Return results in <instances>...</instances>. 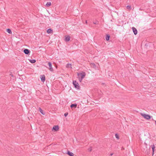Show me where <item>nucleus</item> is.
Here are the masks:
<instances>
[{
  "label": "nucleus",
  "instance_id": "1",
  "mask_svg": "<svg viewBox=\"0 0 156 156\" xmlns=\"http://www.w3.org/2000/svg\"><path fill=\"white\" fill-rule=\"evenodd\" d=\"M78 77L79 79V81L81 82L83 79L85 77L86 73L85 72L82 73H77V74Z\"/></svg>",
  "mask_w": 156,
  "mask_h": 156
},
{
  "label": "nucleus",
  "instance_id": "2",
  "mask_svg": "<svg viewBox=\"0 0 156 156\" xmlns=\"http://www.w3.org/2000/svg\"><path fill=\"white\" fill-rule=\"evenodd\" d=\"M141 115L144 117L145 119L147 120H149L151 119V116L145 114H143L142 113H141Z\"/></svg>",
  "mask_w": 156,
  "mask_h": 156
},
{
  "label": "nucleus",
  "instance_id": "3",
  "mask_svg": "<svg viewBox=\"0 0 156 156\" xmlns=\"http://www.w3.org/2000/svg\"><path fill=\"white\" fill-rule=\"evenodd\" d=\"M73 85L74 86V87L76 89H79V88L80 87V86L79 85L78 83L76 81H73Z\"/></svg>",
  "mask_w": 156,
  "mask_h": 156
},
{
  "label": "nucleus",
  "instance_id": "4",
  "mask_svg": "<svg viewBox=\"0 0 156 156\" xmlns=\"http://www.w3.org/2000/svg\"><path fill=\"white\" fill-rule=\"evenodd\" d=\"M48 65L49 66V68H48L49 70L51 72H52L53 71V68L52 67V63L50 62H48Z\"/></svg>",
  "mask_w": 156,
  "mask_h": 156
},
{
  "label": "nucleus",
  "instance_id": "5",
  "mask_svg": "<svg viewBox=\"0 0 156 156\" xmlns=\"http://www.w3.org/2000/svg\"><path fill=\"white\" fill-rule=\"evenodd\" d=\"M23 52L25 54L29 55L30 53V51L27 49H25L23 50Z\"/></svg>",
  "mask_w": 156,
  "mask_h": 156
},
{
  "label": "nucleus",
  "instance_id": "6",
  "mask_svg": "<svg viewBox=\"0 0 156 156\" xmlns=\"http://www.w3.org/2000/svg\"><path fill=\"white\" fill-rule=\"evenodd\" d=\"M132 29L134 34L135 35H136L137 33V30L134 27H132Z\"/></svg>",
  "mask_w": 156,
  "mask_h": 156
},
{
  "label": "nucleus",
  "instance_id": "7",
  "mask_svg": "<svg viewBox=\"0 0 156 156\" xmlns=\"http://www.w3.org/2000/svg\"><path fill=\"white\" fill-rule=\"evenodd\" d=\"M41 76V80L42 82H44L45 81V76L44 75H43Z\"/></svg>",
  "mask_w": 156,
  "mask_h": 156
},
{
  "label": "nucleus",
  "instance_id": "8",
  "mask_svg": "<svg viewBox=\"0 0 156 156\" xmlns=\"http://www.w3.org/2000/svg\"><path fill=\"white\" fill-rule=\"evenodd\" d=\"M52 129L55 131H57L58 129V126H54Z\"/></svg>",
  "mask_w": 156,
  "mask_h": 156
},
{
  "label": "nucleus",
  "instance_id": "9",
  "mask_svg": "<svg viewBox=\"0 0 156 156\" xmlns=\"http://www.w3.org/2000/svg\"><path fill=\"white\" fill-rule=\"evenodd\" d=\"M39 111H40V112L41 114H42L43 115H45V113L42 110L41 108H39Z\"/></svg>",
  "mask_w": 156,
  "mask_h": 156
},
{
  "label": "nucleus",
  "instance_id": "10",
  "mask_svg": "<svg viewBox=\"0 0 156 156\" xmlns=\"http://www.w3.org/2000/svg\"><path fill=\"white\" fill-rule=\"evenodd\" d=\"M67 154L70 156H74V154L69 151H67Z\"/></svg>",
  "mask_w": 156,
  "mask_h": 156
},
{
  "label": "nucleus",
  "instance_id": "11",
  "mask_svg": "<svg viewBox=\"0 0 156 156\" xmlns=\"http://www.w3.org/2000/svg\"><path fill=\"white\" fill-rule=\"evenodd\" d=\"M70 37L69 36H68L66 37L65 39V41L66 42L69 41L70 40Z\"/></svg>",
  "mask_w": 156,
  "mask_h": 156
},
{
  "label": "nucleus",
  "instance_id": "12",
  "mask_svg": "<svg viewBox=\"0 0 156 156\" xmlns=\"http://www.w3.org/2000/svg\"><path fill=\"white\" fill-rule=\"evenodd\" d=\"M110 36L109 34H107L105 37V39L106 41H108L109 40Z\"/></svg>",
  "mask_w": 156,
  "mask_h": 156
},
{
  "label": "nucleus",
  "instance_id": "13",
  "mask_svg": "<svg viewBox=\"0 0 156 156\" xmlns=\"http://www.w3.org/2000/svg\"><path fill=\"white\" fill-rule=\"evenodd\" d=\"M77 106L76 104H72L70 105V107L72 108H76Z\"/></svg>",
  "mask_w": 156,
  "mask_h": 156
},
{
  "label": "nucleus",
  "instance_id": "14",
  "mask_svg": "<svg viewBox=\"0 0 156 156\" xmlns=\"http://www.w3.org/2000/svg\"><path fill=\"white\" fill-rule=\"evenodd\" d=\"M52 32V30L51 29H48L47 30V32L48 34H50Z\"/></svg>",
  "mask_w": 156,
  "mask_h": 156
},
{
  "label": "nucleus",
  "instance_id": "15",
  "mask_svg": "<svg viewBox=\"0 0 156 156\" xmlns=\"http://www.w3.org/2000/svg\"><path fill=\"white\" fill-rule=\"evenodd\" d=\"M29 61L32 63H34L36 62V60L35 59H30Z\"/></svg>",
  "mask_w": 156,
  "mask_h": 156
},
{
  "label": "nucleus",
  "instance_id": "16",
  "mask_svg": "<svg viewBox=\"0 0 156 156\" xmlns=\"http://www.w3.org/2000/svg\"><path fill=\"white\" fill-rule=\"evenodd\" d=\"M51 5V3L50 2H48L46 3V5L47 7L50 6Z\"/></svg>",
  "mask_w": 156,
  "mask_h": 156
},
{
  "label": "nucleus",
  "instance_id": "17",
  "mask_svg": "<svg viewBox=\"0 0 156 156\" xmlns=\"http://www.w3.org/2000/svg\"><path fill=\"white\" fill-rule=\"evenodd\" d=\"M151 148H152V151H153V153L154 151V148H155L154 145L153 144L152 145H151Z\"/></svg>",
  "mask_w": 156,
  "mask_h": 156
},
{
  "label": "nucleus",
  "instance_id": "18",
  "mask_svg": "<svg viewBox=\"0 0 156 156\" xmlns=\"http://www.w3.org/2000/svg\"><path fill=\"white\" fill-rule=\"evenodd\" d=\"M7 32L9 34H12L11 30L10 29H7Z\"/></svg>",
  "mask_w": 156,
  "mask_h": 156
},
{
  "label": "nucleus",
  "instance_id": "19",
  "mask_svg": "<svg viewBox=\"0 0 156 156\" xmlns=\"http://www.w3.org/2000/svg\"><path fill=\"white\" fill-rule=\"evenodd\" d=\"M126 8L129 10H130L131 9V7L130 5H127L126 6Z\"/></svg>",
  "mask_w": 156,
  "mask_h": 156
},
{
  "label": "nucleus",
  "instance_id": "20",
  "mask_svg": "<svg viewBox=\"0 0 156 156\" xmlns=\"http://www.w3.org/2000/svg\"><path fill=\"white\" fill-rule=\"evenodd\" d=\"M115 136L116 138H117V139H119V136L117 134H115Z\"/></svg>",
  "mask_w": 156,
  "mask_h": 156
},
{
  "label": "nucleus",
  "instance_id": "21",
  "mask_svg": "<svg viewBox=\"0 0 156 156\" xmlns=\"http://www.w3.org/2000/svg\"><path fill=\"white\" fill-rule=\"evenodd\" d=\"M71 64H68L67 66H66V67H71Z\"/></svg>",
  "mask_w": 156,
  "mask_h": 156
},
{
  "label": "nucleus",
  "instance_id": "22",
  "mask_svg": "<svg viewBox=\"0 0 156 156\" xmlns=\"http://www.w3.org/2000/svg\"><path fill=\"white\" fill-rule=\"evenodd\" d=\"M68 115V113H67V112L65 113L64 115L65 117L67 116Z\"/></svg>",
  "mask_w": 156,
  "mask_h": 156
},
{
  "label": "nucleus",
  "instance_id": "23",
  "mask_svg": "<svg viewBox=\"0 0 156 156\" xmlns=\"http://www.w3.org/2000/svg\"><path fill=\"white\" fill-rule=\"evenodd\" d=\"M93 23L95 24H98V23L97 22H93Z\"/></svg>",
  "mask_w": 156,
  "mask_h": 156
},
{
  "label": "nucleus",
  "instance_id": "24",
  "mask_svg": "<svg viewBox=\"0 0 156 156\" xmlns=\"http://www.w3.org/2000/svg\"><path fill=\"white\" fill-rule=\"evenodd\" d=\"M91 150H92V149H91V148H90V149H89V151H91Z\"/></svg>",
  "mask_w": 156,
  "mask_h": 156
},
{
  "label": "nucleus",
  "instance_id": "25",
  "mask_svg": "<svg viewBox=\"0 0 156 156\" xmlns=\"http://www.w3.org/2000/svg\"><path fill=\"white\" fill-rule=\"evenodd\" d=\"M113 153H111V154H110V155H111V156H112V155H113Z\"/></svg>",
  "mask_w": 156,
  "mask_h": 156
},
{
  "label": "nucleus",
  "instance_id": "26",
  "mask_svg": "<svg viewBox=\"0 0 156 156\" xmlns=\"http://www.w3.org/2000/svg\"><path fill=\"white\" fill-rule=\"evenodd\" d=\"M93 66H95V64H93Z\"/></svg>",
  "mask_w": 156,
  "mask_h": 156
},
{
  "label": "nucleus",
  "instance_id": "27",
  "mask_svg": "<svg viewBox=\"0 0 156 156\" xmlns=\"http://www.w3.org/2000/svg\"><path fill=\"white\" fill-rule=\"evenodd\" d=\"M139 10H141V9H139Z\"/></svg>",
  "mask_w": 156,
  "mask_h": 156
},
{
  "label": "nucleus",
  "instance_id": "28",
  "mask_svg": "<svg viewBox=\"0 0 156 156\" xmlns=\"http://www.w3.org/2000/svg\"><path fill=\"white\" fill-rule=\"evenodd\" d=\"M86 23H87V20L86 21Z\"/></svg>",
  "mask_w": 156,
  "mask_h": 156
}]
</instances>
